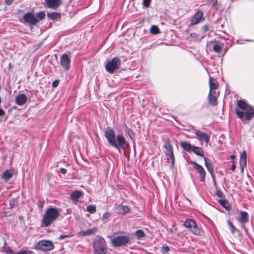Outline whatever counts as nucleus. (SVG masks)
Returning a JSON list of instances; mask_svg holds the SVG:
<instances>
[{
    "instance_id": "obj_1",
    "label": "nucleus",
    "mask_w": 254,
    "mask_h": 254,
    "mask_svg": "<svg viewBox=\"0 0 254 254\" xmlns=\"http://www.w3.org/2000/svg\"><path fill=\"white\" fill-rule=\"evenodd\" d=\"M105 136L110 145L118 150L125 149L128 146L127 142L122 134L115 136V131L111 127H107L105 131Z\"/></svg>"
},
{
    "instance_id": "obj_2",
    "label": "nucleus",
    "mask_w": 254,
    "mask_h": 254,
    "mask_svg": "<svg viewBox=\"0 0 254 254\" xmlns=\"http://www.w3.org/2000/svg\"><path fill=\"white\" fill-rule=\"evenodd\" d=\"M238 106L240 109L244 111H240L236 110V114L238 118L242 119L244 115L247 120H251L254 116V108L249 105L243 100H239L237 103Z\"/></svg>"
},
{
    "instance_id": "obj_3",
    "label": "nucleus",
    "mask_w": 254,
    "mask_h": 254,
    "mask_svg": "<svg viewBox=\"0 0 254 254\" xmlns=\"http://www.w3.org/2000/svg\"><path fill=\"white\" fill-rule=\"evenodd\" d=\"M61 210L56 208H48L43 217V225L45 227L50 226L59 216Z\"/></svg>"
},
{
    "instance_id": "obj_4",
    "label": "nucleus",
    "mask_w": 254,
    "mask_h": 254,
    "mask_svg": "<svg viewBox=\"0 0 254 254\" xmlns=\"http://www.w3.org/2000/svg\"><path fill=\"white\" fill-rule=\"evenodd\" d=\"M94 254H107L108 248L105 239L100 236H96L93 241Z\"/></svg>"
},
{
    "instance_id": "obj_5",
    "label": "nucleus",
    "mask_w": 254,
    "mask_h": 254,
    "mask_svg": "<svg viewBox=\"0 0 254 254\" xmlns=\"http://www.w3.org/2000/svg\"><path fill=\"white\" fill-rule=\"evenodd\" d=\"M35 248L43 251H48L54 249V245L51 241L42 240L36 244Z\"/></svg>"
},
{
    "instance_id": "obj_6",
    "label": "nucleus",
    "mask_w": 254,
    "mask_h": 254,
    "mask_svg": "<svg viewBox=\"0 0 254 254\" xmlns=\"http://www.w3.org/2000/svg\"><path fill=\"white\" fill-rule=\"evenodd\" d=\"M129 242V238L127 236H119L114 238L111 244L114 247H119L126 245Z\"/></svg>"
},
{
    "instance_id": "obj_7",
    "label": "nucleus",
    "mask_w": 254,
    "mask_h": 254,
    "mask_svg": "<svg viewBox=\"0 0 254 254\" xmlns=\"http://www.w3.org/2000/svg\"><path fill=\"white\" fill-rule=\"evenodd\" d=\"M165 154L168 156L167 161L170 163L171 166H173L175 163V157L173 154V149L172 145L169 141H166L165 143Z\"/></svg>"
},
{
    "instance_id": "obj_8",
    "label": "nucleus",
    "mask_w": 254,
    "mask_h": 254,
    "mask_svg": "<svg viewBox=\"0 0 254 254\" xmlns=\"http://www.w3.org/2000/svg\"><path fill=\"white\" fill-rule=\"evenodd\" d=\"M121 65V60L115 57L109 61L106 65V69L110 73H113L115 70L119 68Z\"/></svg>"
},
{
    "instance_id": "obj_9",
    "label": "nucleus",
    "mask_w": 254,
    "mask_h": 254,
    "mask_svg": "<svg viewBox=\"0 0 254 254\" xmlns=\"http://www.w3.org/2000/svg\"><path fill=\"white\" fill-rule=\"evenodd\" d=\"M184 225L186 228H189L193 234L198 235L200 233V230L195 222L191 219H187Z\"/></svg>"
},
{
    "instance_id": "obj_10",
    "label": "nucleus",
    "mask_w": 254,
    "mask_h": 254,
    "mask_svg": "<svg viewBox=\"0 0 254 254\" xmlns=\"http://www.w3.org/2000/svg\"><path fill=\"white\" fill-rule=\"evenodd\" d=\"M70 60L67 54H64L61 58L60 63L62 66L65 70H68L70 68Z\"/></svg>"
},
{
    "instance_id": "obj_11",
    "label": "nucleus",
    "mask_w": 254,
    "mask_h": 254,
    "mask_svg": "<svg viewBox=\"0 0 254 254\" xmlns=\"http://www.w3.org/2000/svg\"><path fill=\"white\" fill-rule=\"evenodd\" d=\"M23 20L26 23H28L31 25H35L38 21L34 14L32 13H27L23 17Z\"/></svg>"
},
{
    "instance_id": "obj_12",
    "label": "nucleus",
    "mask_w": 254,
    "mask_h": 254,
    "mask_svg": "<svg viewBox=\"0 0 254 254\" xmlns=\"http://www.w3.org/2000/svg\"><path fill=\"white\" fill-rule=\"evenodd\" d=\"M191 164L193 165L194 168L196 169L199 174L200 181L204 182L205 178V172L202 166L198 165L195 162H191Z\"/></svg>"
},
{
    "instance_id": "obj_13",
    "label": "nucleus",
    "mask_w": 254,
    "mask_h": 254,
    "mask_svg": "<svg viewBox=\"0 0 254 254\" xmlns=\"http://www.w3.org/2000/svg\"><path fill=\"white\" fill-rule=\"evenodd\" d=\"M194 133L197 136V138L199 141H204L206 143H208L210 140V136L204 132H201V131L194 129Z\"/></svg>"
},
{
    "instance_id": "obj_14",
    "label": "nucleus",
    "mask_w": 254,
    "mask_h": 254,
    "mask_svg": "<svg viewBox=\"0 0 254 254\" xmlns=\"http://www.w3.org/2000/svg\"><path fill=\"white\" fill-rule=\"evenodd\" d=\"M247 165V153L245 150H244L240 155V167L241 171L243 173L245 167Z\"/></svg>"
},
{
    "instance_id": "obj_15",
    "label": "nucleus",
    "mask_w": 254,
    "mask_h": 254,
    "mask_svg": "<svg viewBox=\"0 0 254 254\" xmlns=\"http://www.w3.org/2000/svg\"><path fill=\"white\" fill-rule=\"evenodd\" d=\"M45 2L49 8L56 9L60 5L61 0H46Z\"/></svg>"
},
{
    "instance_id": "obj_16",
    "label": "nucleus",
    "mask_w": 254,
    "mask_h": 254,
    "mask_svg": "<svg viewBox=\"0 0 254 254\" xmlns=\"http://www.w3.org/2000/svg\"><path fill=\"white\" fill-rule=\"evenodd\" d=\"M116 211L120 214L125 215L130 211V209L127 205L120 204L117 206Z\"/></svg>"
},
{
    "instance_id": "obj_17",
    "label": "nucleus",
    "mask_w": 254,
    "mask_h": 254,
    "mask_svg": "<svg viewBox=\"0 0 254 254\" xmlns=\"http://www.w3.org/2000/svg\"><path fill=\"white\" fill-rule=\"evenodd\" d=\"M203 16L202 11H198L193 16L190 21V24L193 25L198 23L201 20Z\"/></svg>"
},
{
    "instance_id": "obj_18",
    "label": "nucleus",
    "mask_w": 254,
    "mask_h": 254,
    "mask_svg": "<svg viewBox=\"0 0 254 254\" xmlns=\"http://www.w3.org/2000/svg\"><path fill=\"white\" fill-rule=\"evenodd\" d=\"M209 103L212 106H215L217 104V93L216 91L209 92L208 95Z\"/></svg>"
},
{
    "instance_id": "obj_19",
    "label": "nucleus",
    "mask_w": 254,
    "mask_h": 254,
    "mask_svg": "<svg viewBox=\"0 0 254 254\" xmlns=\"http://www.w3.org/2000/svg\"><path fill=\"white\" fill-rule=\"evenodd\" d=\"M27 101V97L23 94L17 95L15 97V102L18 105L24 104Z\"/></svg>"
},
{
    "instance_id": "obj_20",
    "label": "nucleus",
    "mask_w": 254,
    "mask_h": 254,
    "mask_svg": "<svg viewBox=\"0 0 254 254\" xmlns=\"http://www.w3.org/2000/svg\"><path fill=\"white\" fill-rule=\"evenodd\" d=\"M209 83L210 87L209 92H214V90L217 89L218 87V83L216 79L213 77H209Z\"/></svg>"
},
{
    "instance_id": "obj_21",
    "label": "nucleus",
    "mask_w": 254,
    "mask_h": 254,
    "mask_svg": "<svg viewBox=\"0 0 254 254\" xmlns=\"http://www.w3.org/2000/svg\"><path fill=\"white\" fill-rule=\"evenodd\" d=\"M180 145L182 148L185 151L190 152H192L193 145H191L189 142L187 141H183L180 142Z\"/></svg>"
},
{
    "instance_id": "obj_22",
    "label": "nucleus",
    "mask_w": 254,
    "mask_h": 254,
    "mask_svg": "<svg viewBox=\"0 0 254 254\" xmlns=\"http://www.w3.org/2000/svg\"><path fill=\"white\" fill-rule=\"evenodd\" d=\"M97 231L96 228H93L91 229L87 230L86 231H81L78 233V236L81 237H84L88 235H91L95 233Z\"/></svg>"
},
{
    "instance_id": "obj_23",
    "label": "nucleus",
    "mask_w": 254,
    "mask_h": 254,
    "mask_svg": "<svg viewBox=\"0 0 254 254\" xmlns=\"http://www.w3.org/2000/svg\"><path fill=\"white\" fill-rule=\"evenodd\" d=\"M240 221L242 223H245L249 221V216L248 213L245 211H241L240 212Z\"/></svg>"
},
{
    "instance_id": "obj_24",
    "label": "nucleus",
    "mask_w": 254,
    "mask_h": 254,
    "mask_svg": "<svg viewBox=\"0 0 254 254\" xmlns=\"http://www.w3.org/2000/svg\"><path fill=\"white\" fill-rule=\"evenodd\" d=\"M205 166H206L208 171L212 174L214 172L213 167L211 161L207 158H204Z\"/></svg>"
},
{
    "instance_id": "obj_25",
    "label": "nucleus",
    "mask_w": 254,
    "mask_h": 254,
    "mask_svg": "<svg viewBox=\"0 0 254 254\" xmlns=\"http://www.w3.org/2000/svg\"><path fill=\"white\" fill-rule=\"evenodd\" d=\"M82 192L78 190H76L72 192L70 194L71 199L74 202H77L80 196L81 195Z\"/></svg>"
},
{
    "instance_id": "obj_26",
    "label": "nucleus",
    "mask_w": 254,
    "mask_h": 254,
    "mask_svg": "<svg viewBox=\"0 0 254 254\" xmlns=\"http://www.w3.org/2000/svg\"><path fill=\"white\" fill-rule=\"evenodd\" d=\"M13 171L11 170H7L4 172L2 175V178L7 180L12 177Z\"/></svg>"
},
{
    "instance_id": "obj_27",
    "label": "nucleus",
    "mask_w": 254,
    "mask_h": 254,
    "mask_svg": "<svg viewBox=\"0 0 254 254\" xmlns=\"http://www.w3.org/2000/svg\"><path fill=\"white\" fill-rule=\"evenodd\" d=\"M192 151L197 155L200 156H204V152L202 149L200 147L193 146V148L192 149Z\"/></svg>"
},
{
    "instance_id": "obj_28",
    "label": "nucleus",
    "mask_w": 254,
    "mask_h": 254,
    "mask_svg": "<svg viewBox=\"0 0 254 254\" xmlns=\"http://www.w3.org/2000/svg\"><path fill=\"white\" fill-rule=\"evenodd\" d=\"M47 16L49 18L52 20L60 19L61 18V14L56 12L49 13Z\"/></svg>"
},
{
    "instance_id": "obj_29",
    "label": "nucleus",
    "mask_w": 254,
    "mask_h": 254,
    "mask_svg": "<svg viewBox=\"0 0 254 254\" xmlns=\"http://www.w3.org/2000/svg\"><path fill=\"white\" fill-rule=\"evenodd\" d=\"M219 202L226 210H229L230 209V206L229 203L226 200L220 199L219 200Z\"/></svg>"
},
{
    "instance_id": "obj_30",
    "label": "nucleus",
    "mask_w": 254,
    "mask_h": 254,
    "mask_svg": "<svg viewBox=\"0 0 254 254\" xmlns=\"http://www.w3.org/2000/svg\"><path fill=\"white\" fill-rule=\"evenodd\" d=\"M150 31L152 34H157L159 33V29L156 25H152L150 29Z\"/></svg>"
},
{
    "instance_id": "obj_31",
    "label": "nucleus",
    "mask_w": 254,
    "mask_h": 254,
    "mask_svg": "<svg viewBox=\"0 0 254 254\" xmlns=\"http://www.w3.org/2000/svg\"><path fill=\"white\" fill-rule=\"evenodd\" d=\"M86 210L88 212H89L90 213H94L96 211V206L95 205H88L87 208Z\"/></svg>"
},
{
    "instance_id": "obj_32",
    "label": "nucleus",
    "mask_w": 254,
    "mask_h": 254,
    "mask_svg": "<svg viewBox=\"0 0 254 254\" xmlns=\"http://www.w3.org/2000/svg\"><path fill=\"white\" fill-rule=\"evenodd\" d=\"M135 235L138 238H143L145 236L144 232L141 230H137L135 233Z\"/></svg>"
},
{
    "instance_id": "obj_33",
    "label": "nucleus",
    "mask_w": 254,
    "mask_h": 254,
    "mask_svg": "<svg viewBox=\"0 0 254 254\" xmlns=\"http://www.w3.org/2000/svg\"><path fill=\"white\" fill-rule=\"evenodd\" d=\"M227 223H228V226L230 227L231 233L232 234H234L235 233V229H236L235 227L233 226L232 223L230 221H228Z\"/></svg>"
},
{
    "instance_id": "obj_34",
    "label": "nucleus",
    "mask_w": 254,
    "mask_h": 254,
    "mask_svg": "<svg viewBox=\"0 0 254 254\" xmlns=\"http://www.w3.org/2000/svg\"><path fill=\"white\" fill-rule=\"evenodd\" d=\"M36 16L39 18V19H42L45 17V14L43 11H41L37 13Z\"/></svg>"
},
{
    "instance_id": "obj_35",
    "label": "nucleus",
    "mask_w": 254,
    "mask_h": 254,
    "mask_svg": "<svg viewBox=\"0 0 254 254\" xmlns=\"http://www.w3.org/2000/svg\"><path fill=\"white\" fill-rule=\"evenodd\" d=\"M213 48L214 51L216 52H220L221 49V47H220V46L218 44L214 45Z\"/></svg>"
},
{
    "instance_id": "obj_36",
    "label": "nucleus",
    "mask_w": 254,
    "mask_h": 254,
    "mask_svg": "<svg viewBox=\"0 0 254 254\" xmlns=\"http://www.w3.org/2000/svg\"><path fill=\"white\" fill-rule=\"evenodd\" d=\"M110 213L106 212L103 214V215L102 216V219L103 220H106L110 217Z\"/></svg>"
},
{
    "instance_id": "obj_37",
    "label": "nucleus",
    "mask_w": 254,
    "mask_h": 254,
    "mask_svg": "<svg viewBox=\"0 0 254 254\" xmlns=\"http://www.w3.org/2000/svg\"><path fill=\"white\" fill-rule=\"evenodd\" d=\"M151 0H143V4L145 7H148Z\"/></svg>"
},
{
    "instance_id": "obj_38",
    "label": "nucleus",
    "mask_w": 254,
    "mask_h": 254,
    "mask_svg": "<svg viewBox=\"0 0 254 254\" xmlns=\"http://www.w3.org/2000/svg\"><path fill=\"white\" fill-rule=\"evenodd\" d=\"M71 237V235H61L59 239L60 240H63L64 239V238H68V237Z\"/></svg>"
},
{
    "instance_id": "obj_39",
    "label": "nucleus",
    "mask_w": 254,
    "mask_h": 254,
    "mask_svg": "<svg viewBox=\"0 0 254 254\" xmlns=\"http://www.w3.org/2000/svg\"><path fill=\"white\" fill-rule=\"evenodd\" d=\"M16 201L15 199H13L12 200H11L9 204H10V205L11 206V207H13L16 205Z\"/></svg>"
},
{
    "instance_id": "obj_40",
    "label": "nucleus",
    "mask_w": 254,
    "mask_h": 254,
    "mask_svg": "<svg viewBox=\"0 0 254 254\" xmlns=\"http://www.w3.org/2000/svg\"><path fill=\"white\" fill-rule=\"evenodd\" d=\"M162 250L164 252H168L169 251V248L168 246H163Z\"/></svg>"
},
{
    "instance_id": "obj_41",
    "label": "nucleus",
    "mask_w": 254,
    "mask_h": 254,
    "mask_svg": "<svg viewBox=\"0 0 254 254\" xmlns=\"http://www.w3.org/2000/svg\"><path fill=\"white\" fill-rule=\"evenodd\" d=\"M232 163H232V165L231 166V169L232 171H234L236 169V165H235L234 161H233Z\"/></svg>"
},
{
    "instance_id": "obj_42",
    "label": "nucleus",
    "mask_w": 254,
    "mask_h": 254,
    "mask_svg": "<svg viewBox=\"0 0 254 254\" xmlns=\"http://www.w3.org/2000/svg\"><path fill=\"white\" fill-rule=\"evenodd\" d=\"M190 36L194 39H197V34L195 33L190 34Z\"/></svg>"
},
{
    "instance_id": "obj_43",
    "label": "nucleus",
    "mask_w": 254,
    "mask_h": 254,
    "mask_svg": "<svg viewBox=\"0 0 254 254\" xmlns=\"http://www.w3.org/2000/svg\"><path fill=\"white\" fill-rule=\"evenodd\" d=\"M13 0H5V2L7 4L10 5L13 2Z\"/></svg>"
},
{
    "instance_id": "obj_44",
    "label": "nucleus",
    "mask_w": 254,
    "mask_h": 254,
    "mask_svg": "<svg viewBox=\"0 0 254 254\" xmlns=\"http://www.w3.org/2000/svg\"><path fill=\"white\" fill-rule=\"evenodd\" d=\"M60 173L62 174H65L66 173V170L64 168H61Z\"/></svg>"
},
{
    "instance_id": "obj_45",
    "label": "nucleus",
    "mask_w": 254,
    "mask_h": 254,
    "mask_svg": "<svg viewBox=\"0 0 254 254\" xmlns=\"http://www.w3.org/2000/svg\"><path fill=\"white\" fill-rule=\"evenodd\" d=\"M202 29L204 32H206L208 30V27L207 25H204V26H203Z\"/></svg>"
},
{
    "instance_id": "obj_46",
    "label": "nucleus",
    "mask_w": 254,
    "mask_h": 254,
    "mask_svg": "<svg viewBox=\"0 0 254 254\" xmlns=\"http://www.w3.org/2000/svg\"><path fill=\"white\" fill-rule=\"evenodd\" d=\"M217 5V0H214L212 2V6L216 7Z\"/></svg>"
},
{
    "instance_id": "obj_47",
    "label": "nucleus",
    "mask_w": 254,
    "mask_h": 254,
    "mask_svg": "<svg viewBox=\"0 0 254 254\" xmlns=\"http://www.w3.org/2000/svg\"><path fill=\"white\" fill-rule=\"evenodd\" d=\"M58 81H54V82H53L52 85H53V87H56L58 86Z\"/></svg>"
},
{
    "instance_id": "obj_48",
    "label": "nucleus",
    "mask_w": 254,
    "mask_h": 254,
    "mask_svg": "<svg viewBox=\"0 0 254 254\" xmlns=\"http://www.w3.org/2000/svg\"><path fill=\"white\" fill-rule=\"evenodd\" d=\"M217 195L219 197H221L222 195V192L221 191H218L217 192Z\"/></svg>"
},
{
    "instance_id": "obj_49",
    "label": "nucleus",
    "mask_w": 254,
    "mask_h": 254,
    "mask_svg": "<svg viewBox=\"0 0 254 254\" xmlns=\"http://www.w3.org/2000/svg\"><path fill=\"white\" fill-rule=\"evenodd\" d=\"M17 254H27V253L26 251H23L19 252Z\"/></svg>"
},
{
    "instance_id": "obj_50",
    "label": "nucleus",
    "mask_w": 254,
    "mask_h": 254,
    "mask_svg": "<svg viewBox=\"0 0 254 254\" xmlns=\"http://www.w3.org/2000/svg\"><path fill=\"white\" fill-rule=\"evenodd\" d=\"M6 254H15L13 252L11 251H6Z\"/></svg>"
},
{
    "instance_id": "obj_51",
    "label": "nucleus",
    "mask_w": 254,
    "mask_h": 254,
    "mask_svg": "<svg viewBox=\"0 0 254 254\" xmlns=\"http://www.w3.org/2000/svg\"><path fill=\"white\" fill-rule=\"evenodd\" d=\"M38 204L39 206L40 207H42L43 205V203L42 202H39Z\"/></svg>"
},
{
    "instance_id": "obj_52",
    "label": "nucleus",
    "mask_w": 254,
    "mask_h": 254,
    "mask_svg": "<svg viewBox=\"0 0 254 254\" xmlns=\"http://www.w3.org/2000/svg\"><path fill=\"white\" fill-rule=\"evenodd\" d=\"M230 158H231V159H234L235 158V155H232L230 156Z\"/></svg>"
}]
</instances>
